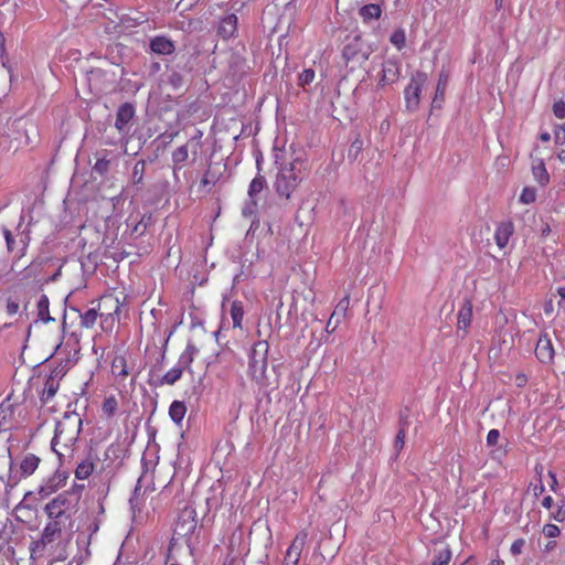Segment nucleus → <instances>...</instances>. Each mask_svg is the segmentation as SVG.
Segmentation results:
<instances>
[{
    "mask_svg": "<svg viewBox=\"0 0 565 565\" xmlns=\"http://www.w3.org/2000/svg\"><path fill=\"white\" fill-rule=\"evenodd\" d=\"M83 420L76 412H65L56 423L54 436L51 441L52 450L57 455L60 461L63 458H71L74 447L82 431Z\"/></svg>",
    "mask_w": 565,
    "mask_h": 565,
    "instance_id": "f257e3e1",
    "label": "nucleus"
},
{
    "mask_svg": "<svg viewBox=\"0 0 565 565\" xmlns=\"http://www.w3.org/2000/svg\"><path fill=\"white\" fill-rule=\"evenodd\" d=\"M84 486H76L72 490L57 494L54 499L46 503L44 512L47 519H57L65 522L70 521L75 511L79 499L81 491Z\"/></svg>",
    "mask_w": 565,
    "mask_h": 565,
    "instance_id": "f03ea898",
    "label": "nucleus"
},
{
    "mask_svg": "<svg viewBox=\"0 0 565 565\" xmlns=\"http://www.w3.org/2000/svg\"><path fill=\"white\" fill-rule=\"evenodd\" d=\"M300 162L301 158L297 156L288 164H284L278 169L274 186L280 198L288 200L300 184L302 178L300 170L297 168V164Z\"/></svg>",
    "mask_w": 565,
    "mask_h": 565,
    "instance_id": "7ed1b4c3",
    "label": "nucleus"
},
{
    "mask_svg": "<svg viewBox=\"0 0 565 565\" xmlns=\"http://www.w3.org/2000/svg\"><path fill=\"white\" fill-rule=\"evenodd\" d=\"M269 344L265 340L254 343L248 356V372L250 377L259 385L267 383V360Z\"/></svg>",
    "mask_w": 565,
    "mask_h": 565,
    "instance_id": "20e7f679",
    "label": "nucleus"
},
{
    "mask_svg": "<svg viewBox=\"0 0 565 565\" xmlns=\"http://www.w3.org/2000/svg\"><path fill=\"white\" fill-rule=\"evenodd\" d=\"M41 459L34 454H26L19 463L10 461L9 476L6 482V492L15 488L22 479L32 476L40 465Z\"/></svg>",
    "mask_w": 565,
    "mask_h": 565,
    "instance_id": "39448f33",
    "label": "nucleus"
},
{
    "mask_svg": "<svg viewBox=\"0 0 565 565\" xmlns=\"http://www.w3.org/2000/svg\"><path fill=\"white\" fill-rule=\"evenodd\" d=\"M66 522L63 520L49 519L40 539L30 545L31 558H41L44 555L45 548L61 537Z\"/></svg>",
    "mask_w": 565,
    "mask_h": 565,
    "instance_id": "423d86ee",
    "label": "nucleus"
},
{
    "mask_svg": "<svg viewBox=\"0 0 565 565\" xmlns=\"http://www.w3.org/2000/svg\"><path fill=\"white\" fill-rule=\"evenodd\" d=\"M199 352L195 344L191 341L186 343L185 349L180 354L177 364L171 367L160 380L159 385H173L181 377L185 370L191 369V364L194 361V355Z\"/></svg>",
    "mask_w": 565,
    "mask_h": 565,
    "instance_id": "0eeeda50",
    "label": "nucleus"
},
{
    "mask_svg": "<svg viewBox=\"0 0 565 565\" xmlns=\"http://www.w3.org/2000/svg\"><path fill=\"white\" fill-rule=\"evenodd\" d=\"M198 526V514L194 508L184 507L178 515L173 536L184 539L188 546L192 544V536Z\"/></svg>",
    "mask_w": 565,
    "mask_h": 565,
    "instance_id": "6e6552de",
    "label": "nucleus"
},
{
    "mask_svg": "<svg viewBox=\"0 0 565 565\" xmlns=\"http://www.w3.org/2000/svg\"><path fill=\"white\" fill-rule=\"evenodd\" d=\"M427 81L428 76L425 72L417 71L412 75L409 83L404 89L405 107L407 111L414 113L418 109L423 87Z\"/></svg>",
    "mask_w": 565,
    "mask_h": 565,
    "instance_id": "1a4fd4ad",
    "label": "nucleus"
},
{
    "mask_svg": "<svg viewBox=\"0 0 565 565\" xmlns=\"http://www.w3.org/2000/svg\"><path fill=\"white\" fill-rule=\"evenodd\" d=\"M135 114V107L130 103H124L116 111L115 127L118 130L120 138L126 141L128 140V136L132 128Z\"/></svg>",
    "mask_w": 565,
    "mask_h": 565,
    "instance_id": "9d476101",
    "label": "nucleus"
},
{
    "mask_svg": "<svg viewBox=\"0 0 565 565\" xmlns=\"http://www.w3.org/2000/svg\"><path fill=\"white\" fill-rule=\"evenodd\" d=\"M402 64L397 58H387L382 63V70L379 75V87H385L396 83L401 76Z\"/></svg>",
    "mask_w": 565,
    "mask_h": 565,
    "instance_id": "9b49d317",
    "label": "nucleus"
},
{
    "mask_svg": "<svg viewBox=\"0 0 565 565\" xmlns=\"http://www.w3.org/2000/svg\"><path fill=\"white\" fill-rule=\"evenodd\" d=\"M66 478L67 477L64 472L56 471L51 477L44 479L38 488L40 498L44 499L56 492L65 484Z\"/></svg>",
    "mask_w": 565,
    "mask_h": 565,
    "instance_id": "f8f14e48",
    "label": "nucleus"
},
{
    "mask_svg": "<svg viewBox=\"0 0 565 565\" xmlns=\"http://www.w3.org/2000/svg\"><path fill=\"white\" fill-rule=\"evenodd\" d=\"M149 47L157 55H171L175 51L174 42L164 35H156L149 42Z\"/></svg>",
    "mask_w": 565,
    "mask_h": 565,
    "instance_id": "ddd939ff",
    "label": "nucleus"
},
{
    "mask_svg": "<svg viewBox=\"0 0 565 565\" xmlns=\"http://www.w3.org/2000/svg\"><path fill=\"white\" fill-rule=\"evenodd\" d=\"M237 23L238 18L236 14H226L218 22L217 34L224 40L235 36L237 32Z\"/></svg>",
    "mask_w": 565,
    "mask_h": 565,
    "instance_id": "4468645a",
    "label": "nucleus"
},
{
    "mask_svg": "<svg viewBox=\"0 0 565 565\" xmlns=\"http://www.w3.org/2000/svg\"><path fill=\"white\" fill-rule=\"evenodd\" d=\"M514 233V225L511 221L499 223L494 232V241L500 249H503Z\"/></svg>",
    "mask_w": 565,
    "mask_h": 565,
    "instance_id": "2eb2a0df",
    "label": "nucleus"
},
{
    "mask_svg": "<svg viewBox=\"0 0 565 565\" xmlns=\"http://www.w3.org/2000/svg\"><path fill=\"white\" fill-rule=\"evenodd\" d=\"M472 319V303L470 300L465 299L457 315V328L458 331H463L467 334L468 328L471 324Z\"/></svg>",
    "mask_w": 565,
    "mask_h": 565,
    "instance_id": "dca6fc26",
    "label": "nucleus"
},
{
    "mask_svg": "<svg viewBox=\"0 0 565 565\" xmlns=\"http://www.w3.org/2000/svg\"><path fill=\"white\" fill-rule=\"evenodd\" d=\"M535 355L543 363H548L553 360L554 349L547 337H541L539 339L535 348Z\"/></svg>",
    "mask_w": 565,
    "mask_h": 565,
    "instance_id": "f3484780",
    "label": "nucleus"
},
{
    "mask_svg": "<svg viewBox=\"0 0 565 565\" xmlns=\"http://www.w3.org/2000/svg\"><path fill=\"white\" fill-rule=\"evenodd\" d=\"M23 221H24V216L21 215L20 216L19 225L17 227V231H18V234H17V237H18L17 256L19 258H21V257H23L25 255L26 249H28L29 244H30V241H31L30 230L29 228L21 230Z\"/></svg>",
    "mask_w": 565,
    "mask_h": 565,
    "instance_id": "a211bd4d",
    "label": "nucleus"
},
{
    "mask_svg": "<svg viewBox=\"0 0 565 565\" xmlns=\"http://www.w3.org/2000/svg\"><path fill=\"white\" fill-rule=\"evenodd\" d=\"M449 82V73L445 70L440 71L436 85V92L433 99V107H440L445 99L446 88Z\"/></svg>",
    "mask_w": 565,
    "mask_h": 565,
    "instance_id": "6ab92c4d",
    "label": "nucleus"
},
{
    "mask_svg": "<svg viewBox=\"0 0 565 565\" xmlns=\"http://www.w3.org/2000/svg\"><path fill=\"white\" fill-rule=\"evenodd\" d=\"M111 373L118 380H126L129 375L127 360L124 355H116L111 361Z\"/></svg>",
    "mask_w": 565,
    "mask_h": 565,
    "instance_id": "aec40b11",
    "label": "nucleus"
},
{
    "mask_svg": "<svg viewBox=\"0 0 565 565\" xmlns=\"http://www.w3.org/2000/svg\"><path fill=\"white\" fill-rule=\"evenodd\" d=\"M189 159V143L182 145L171 153L172 170H181Z\"/></svg>",
    "mask_w": 565,
    "mask_h": 565,
    "instance_id": "412c9836",
    "label": "nucleus"
},
{
    "mask_svg": "<svg viewBox=\"0 0 565 565\" xmlns=\"http://www.w3.org/2000/svg\"><path fill=\"white\" fill-rule=\"evenodd\" d=\"M58 387L60 382H57L54 379L47 377L41 393V402L44 404L49 403L55 396L56 392L58 391Z\"/></svg>",
    "mask_w": 565,
    "mask_h": 565,
    "instance_id": "4be33fe9",
    "label": "nucleus"
},
{
    "mask_svg": "<svg viewBox=\"0 0 565 565\" xmlns=\"http://www.w3.org/2000/svg\"><path fill=\"white\" fill-rule=\"evenodd\" d=\"M50 300L46 295H41L36 309H38V318L44 323H49L51 321H54V318L50 315Z\"/></svg>",
    "mask_w": 565,
    "mask_h": 565,
    "instance_id": "5701e85b",
    "label": "nucleus"
},
{
    "mask_svg": "<svg viewBox=\"0 0 565 565\" xmlns=\"http://www.w3.org/2000/svg\"><path fill=\"white\" fill-rule=\"evenodd\" d=\"M186 413L184 402L173 401L169 407V416L175 424H181Z\"/></svg>",
    "mask_w": 565,
    "mask_h": 565,
    "instance_id": "b1692460",
    "label": "nucleus"
},
{
    "mask_svg": "<svg viewBox=\"0 0 565 565\" xmlns=\"http://www.w3.org/2000/svg\"><path fill=\"white\" fill-rule=\"evenodd\" d=\"M359 14L364 21L376 20L381 18L382 9L377 3H369L359 10Z\"/></svg>",
    "mask_w": 565,
    "mask_h": 565,
    "instance_id": "393cba45",
    "label": "nucleus"
},
{
    "mask_svg": "<svg viewBox=\"0 0 565 565\" xmlns=\"http://www.w3.org/2000/svg\"><path fill=\"white\" fill-rule=\"evenodd\" d=\"M146 172V161L143 159L138 160L131 172V183L132 185L140 189L143 185V177Z\"/></svg>",
    "mask_w": 565,
    "mask_h": 565,
    "instance_id": "a878e982",
    "label": "nucleus"
},
{
    "mask_svg": "<svg viewBox=\"0 0 565 565\" xmlns=\"http://www.w3.org/2000/svg\"><path fill=\"white\" fill-rule=\"evenodd\" d=\"M244 315H245V311H244L243 303L238 300L233 301L231 305V318H232L234 328L242 329Z\"/></svg>",
    "mask_w": 565,
    "mask_h": 565,
    "instance_id": "bb28decb",
    "label": "nucleus"
},
{
    "mask_svg": "<svg viewBox=\"0 0 565 565\" xmlns=\"http://www.w3.org/2000/svg\"><path fill=\"white\" fill-rule=\"evenodd\" d=\"M267 185L266 178L262 173H257L256 177L250 181L248 186V196L249 199H255V196L260 193Z\"/></svg>",
    "mask_w": 565,
    "mask_h": 565,
    "instance_id": "cd10ccee",
    "label": "nucleus"
},
{
    "mask_svg": "<svg viewBox=\"0 0 565 565\" xmlns=\"http://www.w3.org/2000/svg\"><path fill=\"white\" fill-rule=\"evenodd\" d=\"M94 471V463L89 459L82 460L76 469H75V477L79 480L87 479Z\"/></svg>",
    "mask_w": 565,
    "mask_h": 565,
    "instance_id": "c85d7f7f",
    "label": "nucleus"
},
{
    "mask_svg": "<svg viewBox=\"0 0 565 565\" xmlns=\"http://www.w3.org/2000/svg\"><path fill=\"white\" fill-rule=\"evenodd\" d=\"M350 305V297L347 295L344 296L335 306L331 319H334L337 321V324L340 323L341 319L345 317L348 309Z\"/></svg>",
    "mask_w": 565,
    "mask_h": 565,
    "instance_id": "c756f323",
    "label": "nucleus"
},
{
    "mask_svg": "<svg viewBox=\"0 0 565 565\" xmlns=\"http://www.w3.org/2000/svg\"><path fill=\"white\" fill-rule=\"evenodd\" d=\"M537 166H533L532 173L535 179L542 186L546 185L550 181V175L546 171V168L542 160L539 161Z\"/></svg>",
    "mask_w": 565,
    "mask_h": 565,
    "instance_id": "7c9ffc66",
    "label": "nucleus"
},
{
    "mask_svg": "<svg viewBox=\"0 0 565 565\" xmlns=\"http://www.w3.org/2000/svg\"><path fill=\"white\" fill-rule=\"evenodd\" d=\"M166 83L174 90H178L184 85V76L180 72L171 70L167 75Z\"/></svg>",
    "mask_w": 565,
    "mask_h": 565,
    "instance_id": "2f4dec72",
    "label": "nucleus"
},
{
    "mask_svg": "<svg viewBox=\"0 0 565 565\" xmlns=\"http://www.w3.org/2000/svg\"><path fill=\"white\" fill-rule=\"evenodd\" d=\"M13 414L12 407L10 405L6 406L3 404L0 405V433L10 429L9 420L11 419Z\"/></svg>",
    "mask_w": 565,
    "mask_h": 565,
    "instance_id": "473e14b6",
    "label": "nucleus"
},
{
    "mask_svg": "<svg viewBox=\"0 0 565 565\" xmlns=\"http://www.w3.org/2000/svg\"><path fill=\"white\" fill-rule=\"evenodd\" d=\"M81 326L86 329H90L96 323L98 312L95 308L88 309L86 312L81 316Z\"/></svg>",
    "mask_w": 565,
    "mask_h": 565,
    "instance_id": "72a5a7b5",
    "label": "nucleus"
},
{
    "mask_svg": "<svg viewBox=\"0 0 565 565\" xmlns=\"http://www.w3.org/2000/svg\"><path fill=\"white\" fill-rule=\"evenodd\" d=\"M390 42L398 50L401 51L405 44H406V34H405V30L399 28L397 30H395L391 36H390Z\"/></svg>",
    "mask_w": 565,
    "mask_h": 565,
    "instance_id": "f704fd0d",
    "label": "nucleus"
},
{
    "mask_svg": "<svg viewBox=\"0 0 565 565\" xmlns=\"http://www.w3.org/2000/svg\"><path fill=\"white\" fill-rule=\"evenodd\" d=\"M70 369V361L65 360L58 363L49 374V379H54L60 382Z\"/></svg>",
    "mask_w": 565,
    "mask_h": 565,
    "instance_id": "c9c22d12",
    "label": "nucleus"
},
{
    "mask_svg": "<svg viewBox=\"0 0 565 565\" xmlns=\"http://www.w3.org/2000/svg\"><path fill=\"white\" fill-rule=\"evenodd\" d=\"M307 540H308V532L306 530H301L300 532H298L295 536V539L292 540L291 544L289 545V547L292 550V551H298L300 553H302V550L307 543Z\"/></svg>",
    "mask_w": 565,
    "mask_h": 565,
    "instance_id": "e433bc0d",
    "label": "nucleus"
},
{
    "mask_svg": "<svg viewBox=\"0 0 565 565\" xmlns=\"http://www.w3.org/2000/svg\"><path fill=\"white\" fill-rule=\"evenodd\" d=\"M452 557V553L450 548L446 547L441 551H439L436 555L434 561L431 562V565H449Z\"/></svg>",
    "mask_w": 565,
    "mask_h": 565,
    "instance_id": "4c0bfd02",
    "label": "nucleus"
},
{
    "mask_svg": "<svg viewBox=\"0 0 565 565\" xmlns=\"http://www.w3.org/2000/svg\"><path fill=\"white\" fill-rule=\"evenodd\" d=\"M536 200V190L534 188H523L519 201L523 204H531Z\"/></svg>",
    "mask_w": 565,
    "mask_h": 565,
    "instance_id": "58836bf2",
    "label": "nucleus"
},
{
    "mask_svg": "<svg viewBox=\"0 0 565 565\" xmlns=\"http://www.w3.org/2000/svg\"><path fill=\"white\" fill-rule=\"evenodd\" d=\"M316 77V73L312 68L303 70L298 77V85L301 87H306L311 84Z\"/></svg>",
    "mask_w": 565,
    "mask_h": 565,
    "instance_id": "ea45409f",
    "label": "nucleus"
},
{
    "mask_svg": "<svg viewBox=\"0 0 565 565\" xmlns=\"http://www.w3.org/2000/svg\"><path fill=\"white\" fill-rule=\"evenodd\" d=\"M110 160L105 157L98 158L93 167V171L98 173L99 175H105L109 171Z\"/></svg>",
    "mask_w": 565,
    "mask_h": 565,
    "instance_id": "a19ab883",
    "label": "nucleus"
},
{
    "mask_svg": "<svg viewBox=\"0 0 565 565\" xmlns=\"http://www.w3.org/2000/svg\"><path fill=\"white\" fill-rule=\"evenodd\" d=\"M117 406H118L117 399L114 396H109V397L105 398L102 409H103L104 414H106L108 417H110L115 414Z\"/></svg>",
    "mask_w": 565,
    "mask_h": 565,
    "instance_id": "79ce46f5",
    "label": "nucleus"
},
{
    "mask_svg": "<svg viewBox=\"0 0 565 565\" xmlns=\"http://www.w3.org/2000/svg\"><path fill=\"white\" fill-rule=\"evenodd\" d=\"M301 553L292 551L290 547L287 548L282 565H298Z\"/></svg>",
    "mask_w": 565,
    "mask_h": 565,
    "instance_id": "37998d69",
    "label": "nucleus"
},
{
    "mask_svg": "<svg viewBox=\"0 0 565 565\" xmlns=\"http://www.w3.org/2000/svg\"><path fill=\"white\" fill-rule=\"evenodd\" d=\"M273 151H274V163L277 167V169H279L284 164H288L290 162V161H287L286 150L274 147Z\"/></svg>",
    "mask_w": 565,
    "mask_h": 565,
    "instance_id": "c03bdc74",
    "label": "nucleus"
},
{
    "mask_svg": "<svg viewBox=\"0 0 565 565\" xmlns=\"http://www.w3.org/2000/svg\"><path fill=\"white\" fill-rule=\"evenodd\" d=\"M3 236L6 239L8 250L17 254L18 237L15 238L8 228H3Z\"/></svg>",
    "mask_w": 565,
    "mask_h": 565,
    "instance_id": "a18cd8bd",
    "label": "nucleus"
},
{
    "mask_svg": "<svg viewBox=\"0 0 565 565\" xmlns=\"http://www.w3.org/2000/svg\"><path fill=\"white\" fill-rule=\"evenodd\" d=\"M358 50L354 44H347L342 50V57L347 63L356 58Z\"/></svg>",
    "mask_w": 565,
    "mask_h": 565,
    "instance_id": "49530a36",
    "label": "nucleus"
},
{
    "mask_svg": "<svg viewBox=\"0 0 565 565\" xmlns=\"http://www.w3.org/2000/svg\"><path fill=\"white\" fill-rule=\"evenodd\" d=\"M40 269H41V263H38V262H33L31 263L29 266H26L22 274H23V278H29V277H36L39 274H40Z\"/></svg>",
    "mask_w": 565,
    "mask_h": 565,
    "instance_id": "de8ad7c7",
    "label": "nucleus"
},
{
    "mask_svg": "<svg viewBox=\"0 0 565 565\" xmlns=\"http://www.w3.org/2000/svg\"><path fill=\"white\" fill-rule=\"evenodd\" d=\"M406 428L405 424H401V427L396 434L394 446L397 450H401L405 445Z\"/></svg>",
    "mask_w": 565,
    "mask_h": 565,
    "instance_id": "09e8293b",
    "label": "nucleus"
},
{
    "mask_svg": "<svg viewBox=\"0 0 565 565\" xmlns=\"http://www.w3.org/2000/svg\"><path fill=\"white\" fill-rule=\"evenodd\" d=\"M257 207V201L255 199H249V201L245 204L242 210V214L245 217H249L255 214Z\"/></svg>",
    "mask_w": 565,
    "mask_h": 565,
    "instance_id": "8fccbe9b",
    "label": "nucleus"
},
{
    "mask_svg": "<svg viewBox=\"0 0 565 565\" xmlns=\"http://www.w3.org/2000/svg\"><path fill=\"white\" fill-rule=\"evenodd\" d=\"M554 139L557 145L565 143V124L558 125L554 129Z\"/></svg>",
    "mask_w": 565,
    "mask_h": 565,
    "instance_id": "3c124183",
    "label": "nucleus"
},
{
    "mask_svg": "<svg viewBox=\"0 0 565 565\" xmlns=\"http://www.w3.org/2000/svg\"><path fill=\"white\" fill-rule=\"evenodd\" d=\"M543 533L545 536L550 537V539H554L556 536L559 535L561 533V530L557 525L555 524H546L544 527H543Z\"/></svg>",
    "mask_w": 565,
    "mask_h": 565,
    "instance_id": "603ef678",
    "label": "nucleus"
},
{
    "mask_svg": "<svg viewBox=\"0 0 565 565\" xmlns=\"http://www.w3.org/2000/svg\"><path fill=\"white\" fill-rule=\"evenodd\" d=\"M553 114L555 117L563 119L565 118V102L564 100H557L553 105Z\"/></svg>",
    "mask_w": 565,
    "mask_h": 565,
    "instance_id": "864d4df0",
    "label": "nucleus"
},
{
    "mask_svg": "<svg viewBox=\"0 0 565 565\" xmlns=\"http://www.w3.org/2000/svg\"><path fill=\"white\" fill-rule=\"evenodd\" d=\"M552 518L557 522L565 521V501H562L557 509L552 513Z\"/></svg>",
    "mask_w": 565,
    "mask_h": 565,
    "instance_id": "5fc2aeb1",
    "label": "nucleus"
},
{
    "mask_svg": "<svg viewBox=\"0 0 565 565\" xmlns=\"http://www.w3.org/2000/svg\"><path fill=\"white\" fill-rule=\"evenodd\" d=\"M500 438V431L498 429H490L487 435V445L489 447L495 446Z\"/></svg>",
    "mask_w": 565,
    "mask_h": 565,
    "instance_id": "6e6d98bb",
    "label": "nucleus"
},
{
    "mask_svg": "<svg viewBox=\"0 0 565 565\" xmlns=\"http://www.w3.org/2000/svg\"><path fill=\"white\" fill-rule=\"evenodd\" d=\"M524 545H525V541H524L523 539H518V540H515V541L512 543L511 547H510V552H511V554H512V555H519V554H521V553H522V550H523V547H524Z\"/></svg>",
    "mask_w": 565,
    "mask_h": 565,
    "instance_id": "4d7b16f0",
    "label": "nucleus"
},
{
    "mask_svg": "<svg viewBox=\"0 0 565 565\" xmlns=\"http://www.w3.org/2000/svg\"><path fill=\"white\" fill-rule=\"evenodd\" d=\"M530 487L532 488L533 494L536 498L539 495H541L544 492V490H545V487H544V484L542 482L541 477L539 478L537 483H531Z\"/></svg>",
    "mask_w": 565,
    "mask_h": 565,
    "instance_id": "13d9d810",
    "label": "nucleus"
},
{
    "mask_svg": "<svg viewBox=\"0 0 565 565\" xmlns=\"http://www.w3.org/2000/svg\"><path fill=\"white\" fill-rule=\"evenodd\" d=\"M109 490H110V484L109 483H104L103 486H100L97 490V493H98V499L100 500H106L108 493H109Z\"/></svg>",
    "mask_w": 565,
    "mask_h": 565,
    "instance_id": "bf43d9fd",
    "label": "nucleus"
},
{
    "mask_svg": "<svg viewBox=\"0 0 565 565\" xmlns=\"http://www.w3.org/2000/svg\"><path fill=\"white\" fill-rule=\"evenodd\" d=\"M154 465L156 463L152 460H148L147 457H146V454H143V456L141 458V466H142V469H143V473H146L149 470L153 469Z\"/></svg>",
    "mask_w": 565,
    "mask_h": 565,
    "instance_id": "052dcab7",
    "label": "nucleus"
},
{
    "mask_svg": "<svg viewBox=\"0 0 565 565\" xmlns=\"http://www.w3.org/2000/svg\"><path fill=\"white\" fill-rule=\"evenodd\" d=\"M4 53H6V49H4V36H3V34L0 32V63L2 64V66H3V67H6Z\"/></svg>",
    "mask_w": 565,
    "mask_h": 565,
    "instance_id": "680f3d73",
    "label": "nucleus"
},
{
    "mask_svg": "<svg viewBox=\"0 0 565 565\" xmlns=\"http://www.w3.org/2000/svg\"><path fill=\"white\" fill-rule=\"evenodd\" d=\"M61 273H62V268L60 267L54 274H52V276L43 279V282L49 284V282L56 281L58 279V277L61 276Z\"/></svg>",
    "mask_w": 565,
    "mask_h": 565,
    "instance_id": "e2e57ef3",
    "label": "nucleus"
},
{
    "mask_svg": "<svg viewBox=\"0 0 565 565\" xmlns=\"http://www.w3.org/2000/svg\"><path fill=\"white\" fill-rule=\"evenodd\" d=\"M526 382H527V377H526V375H525V374L520 373V374H518V375H516V377H515V383H516V385H518L519 387L524 386Z\"/></svg>",
    "mask_w": 565,
    "mask_h": 565,
    "instance_id": "0e129e2a",
    "label": "nucleus"
},
{
    "mask_svg": "<svg viewBox=\"0 0 565 565\" xmlns=\"http://www.w3.org/2000/svg\"><path fill=\"white\" fill-rule=\"evenodd\" d=\"M8 313L13 315L17 313L19 310V303L14 301H9L7 305Z\"/></svg>",
    "mask_w": 565,
    "mask_h": 565,
    "instance_id": "69168bd1",
    "label": "nucleus"
},
{
    "mask_svg": "<svg viewBox=\"0 0 565 565\" xmlns=\"http://www.w3.org/2000/svg\"><path fill=\"white\" fill-rule=\"evenodd\" d=\"M100 520L96 519L94 522H92L88 526L90 534L97 533L100 526Z\"/></svg>",
    "mask_w": 565,
    "mask_h": 565,
    "instance_id": "338daca9",
    "label": "nucleus"
},
{
    "mask_svg": "<svg viewBox=\"0 0 565 565\" xmlns=\"http://www.w3.org/2000/svg\"><path fill=\"white\" fill-rule=\"evenodd\" d=\"M542 505L545 508V509H551L553 507V499L551 495H546L543 500H542Z\"/></svg>",
    "mask_w": 565,
    "mask_h": 565,
    "instance_id": "774afa93",
    "label": "nucleus"
}]
</instances>
